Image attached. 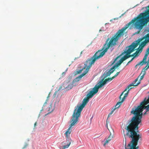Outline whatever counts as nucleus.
<instances>
[{"label":"nucleus","mask_w":149,"mask_h":149,"mask_svg":"<svg viewBox=\"0 0 149 149\" xmlns=\"http://www.w3.org/2000/svg\"><path fill=\"white\" fill-rule=\"evenodd\" d=\"M149 21V10L146 12L140 13L137 17L127 24L125 27L119 30L111 37L107 38L102 49L97 52L91 58L95 61L102 57L109 49L117 45L118 40L121 37L123 36L125 31L132 24H134L136 29L141 30Z\"/></svg>","instance_id":"f257e3e1"},{"label":"nucleus","mask_w":149,"mask_h":149,"mask_svg":"<svg viewBox=\"0 0 149 149\" xmlns=\"http://www.w3.org/2000/svg\"><path fill=\"white\" fill-rule=\"evenodd\" d=\"M141 122H128L125 125V128L127 130L126 135L132 140L128 145L130 149H138L136 147L139 139L141 140V135L137 133L138 125Z\"/></svg>","instance_id":"f03ea898"},{"label":"nucleus","mask_w":149,"mask_h":149,"mask_svg":"<svg viewBox=\"0 0 149 149\" xmlns=\"http://www.w3.org/2000/svg\"><path fill=\"white\" fill-rule=\"evenodd\" d=\"M103 76L104 77V76ZM104 78L102 79V81L100 82V84L98 86L96 85L93 88L92 90L89 92L86 95V97L84 99L81 105H77L72 115L71 121H78L79 120V118L80 116L81 112L85 105L89 102V99L92 97L94 95L98 92L99 88H101L108 81L107 79L103 81Z\"/></svg>","instance_id":"7ed1b4c3"},{"label":"nucleus","mask_w":149,"mask_h":149,"mask_svg":"<svg viewBox=\"0 0 149 149\" xmlns=\"http://www.w3.org/2000/svg\"><path fill=\"white\" fill-rule=\"evenodd\" d=\"M139 105L137 107L135 106L134 108L132 109L131 113L134 115L130 121H141L142 117V111L144 109H146V112L149 111V104L147 105Z\"/></svg>","instance_id":"20e7f679"},{"label":"nucleus","mask_w":149,"mask_h":149,"mask_svg":"<svg viewBox=\"0 0 149 149\" xmlns=\"http://www.w3.org/2000/svg\"><path fill=\"white\" fill-rule=\"evenodd\" d=\"M137 46V44H132L131 45L129 46L128 47V49H127L126 51H125L123 52L121 54L117 56L114 60L113 63H115L118 59L120 58L121 56L126 54L124 56L125 59L126 60L127 58L132 57L133 56L132 58H134L136 56H138V54L139 52L141 51L139 50H137L135 53H134L132 55H130V54L133 52L134 50L135 49Z\"/></svg>","instance_id":"39448f33"},{"label":"nucleus","mask_w":149,"mask_h":149,"mask_svg":"<svg viewBox=\"0 0 149 149\" xmlns=\"http://www.w3.org/2000/svg\"><path fill=\"white\" fill-rule=\"evenodd\" d=\"M145 74V72L144 71H142V73L140 74V75L136 79L133 83L127 86L125 89L124 91L122 93L119 97L120 99H121L122 96L125 92L128 89V91L129 92V91L132 88L131 87L132 86H137L140 83L139 81H140L143 79Z\"/></svg>","instance_id":"423d86ee"},{"label":"nucleus","mask_w":149,"mask_h":149,"mask_svg":"<svg viewBox=\"0 0 149 149\" xmlns=\"http://www.w3.org/2000/svg\"><path fill=\"white\" fill-rule=\"evenodd\" d=\"M125 60L123 56L119 60L118 62L116 63L115 65L110 69L109 71L107 72L105 71L103 74V76L104 78H105L109 76L111 74L113 73L115 70V68L118 67Z\"/></svg>","instance_id":"0eeeda50"},{"label":"nucleus","mask_w":149,"mask_h":149,"mask_svg":"<svg viewBox=\"0 0 149 149\" xmlns=\"http://www.w3.org/2000/svg\"><path fill=\"white\" fill-rule=\"evenodd\" d=\"M95 62V61L93 59H92V58L87 60L85 63L84 67L82 69L79 71L78 73H81L84 69L86 68L85 71L84 72L86 74L88 71L89 69L91 67L92 65Z\"/></svg>","instance_id":"6e6552de"},{"label":"nucleus","mask_w":149,"mask_h":149,"mask_svg":"<svg viewBox=\"0 0 149 149\" xmlns=\"http://www.w3.org/2000/svg\"><path fill=\"white\" fill-rule=\"evenodd\" d=\"M145 39V40L142 42L140 45L139 48L140 47V49H139V51H141V52L142 51L143 48L146 45V43H148L149 41L148 39L146 38L145 36L143 37L142 38L139 39L137 41V43H133L132 44H137V46L140 44V43L142 40Z\"/></svg>","instance_id":"1a4fd4ad"},{"label":"nucleus","mask_w":149,"mask_h":149,"mask_svg":"<svg viewBox=\"0 0 149 149\" xmlns=\"http://www.w3.org/2000/svg\"><path fill=\"white\" fill-rule=\"evenodd\" d=\"M72 131L71 129L68 128L67 131L65 132V137L66 138L67 143V145L64 147V148H67L69 146L71 143L72 140L70 137V134Z\"/></svg>","instance_id":"9d476101"},{"label":"nucleus","mask_w":149,"mask_h":149,"mask_svg":"<svg viewBox=\"0 0 149 149\" xmlns=\"http://www.w3.org/2000/svg\"><path fill=\"white\" fill-rule=\"evenodd\" d=\"M86 74V73L84 72L83 73L78 77L75 78L73 80L72 82L74 84H77L76 83L78 82L79 81L80 79Z\"/></svg>","instance_id":"9b49d317"},{"label":"nucleus","mask_w":149,"mask_h":149,"mask_svg":"<svg viewBox=\"0 0 149 149\" xmlns=\"http://www.w3.org/2000/svg\"><path fill=\"white\" fill-rule=\"evenodd\" d=\"M77 84H74L72 82V83L69 84L67 86L65 87V86H63V87L66 89V90H68L71 89L74 86H75Z\"/></svg>","instance_id":"f8f14e48"},{"label":"nucleus","mask_w":149,"mask_h":149,"mask_svg":"<svg viewBox=\"0 0 149 149\" xmlns=\"http://www.w3.org/2000/svg\"><path fill=\"white\" fill-rule=\"evenodd\" d=\"M147 58V57H145L144 56V58L142 60V61L140 62L138 64L136 65H143V64H146V63H147L146 61V59Z\"/></svg>","instance_id":"ddd939ff"},{"label":"nucleus","mask_w":149,"mask_h":149,"mask_svg":"<svg viewBox=\"0 0 149 149\" xmlns=\"http://www.w3.org/2000/svg\"><path fill=\"white\" fill-rule=\"evenodd\" d=\"M123 102V101H122V100H121V101L118 102L115 106L114 108H116V109L117 108H119L120 106L121 105Z\"/></svg>","instance_id":"4468645a"},{"label":"nucleus","mask_w":149,"mask_h":149,"mask_svg":"<svg viewBox=\"0 0 149 149\" xmlns=\"http://www.w3.org/2000/svg\"><path fill=\"white\" fill-rule=\"evenodd\" d=\"M128 93L129 91H127L126 92V93H125L124 97L122 98V99L121 100H122V101L123 102L124 100H125L126 97L128 96Z\"/></svg>","instance_id":"2eb2a0df"},{"label":"nucleus","mask_w":149,"mask_h":149,"mask_svg":"<svg viewBox=\"0 0 149 149\" xmlns=\"http://www.w3.org/2000/svg\"><path fill=\"white\" fill-rule=\"evenodd\" d=\"M77 123V122H72L70 124L69 128L71 129L72 127V126L75 125Z\"/></svg>","instance_id":"dca6fc26"},{"label":"nucleus","mask_w":149,"mask_h":149,"mask_svg":"<svg viewBox=\"0 0 149 149\" xmlns=\"http://www.w3.org/2000/svg\"><path fill=\"white\" fill-rule=\"evenodd\" d=\"M113 138V136L110 134V135L109 136V137L107 138V139L109 141H111Z\"/></svg>","instance_id":"f3484780"},{"label":"nucleus","mask_w":149,"mask_h":149,"mask_svg":"<svg viewBox=\"0 0 149 149\" xmlns=\"http://www.w3.org/2000/svg\"><path fill=\"white\" fill-rule=\"evenodd\" d=\"M149 68V65L148 66V67H147V65H146L145 67L144 68V69L142 70V71H144L145 72H146V70H147L148 68ZM142 72H141V73ZM146 73V72H145V74Z\"/></svg>","instance_id":"a211bd4d"},{"label":"nucleus","mask_w":149,"mask_h":149,"mask_svg":"<svg viewBox=\"0 0 149 149\" xmlns=\"http://www.w3.org/2000/svg\"><path fill=\"white\" fill-rule=\"evenodd\" d=\"M149 54V48L148 49L147 51L145 54V56L147 58L148 54Z\"/></svg>","instance_id":"6ab92c4d"},{"label":"nucleus","mask_w":149,"mask_h":149,"mask_svg":"<svg viewBox=\"0 0 149 149\" xmlns=\"http://www.w3.org/2000/svg\"><path fill=\"white\" fill-rule=\"evenodd\" d=\"M49 97V95H48V96H47V99L46 100V101L44 103V105H43V107H44V106L45 105L47 104V102L48 101V98Z\"/></svg>","instance_id":"aec40b11"},{"label":"nucleus","mask_w":149,"mask_h":149,"mask_svg":"<svg viewBox=\"0 0 149 149\" xmlns=\"http://www.w3.org/2000/svg\"><path fill=\"white\" fill-rule=\"evenodd\" d=\"M109 141H110L108 140L107 139L106 141L104 142V144L103 146H105L107 144L109 143Z\"/></svg>","instance_id":"412c9836"},{"label":"nucleus","mask_w":149,"mask_h":149,"mask_svg":"<svg viewBox=\"0 0 149 149\" xmlns=\"http://www.w3.org/2000/svg\"><path fill=\"white\" fill-rule=\"evenodd\" d=\"M115 109L116 108H114L113 109L111 112L109 114L108 116L109 117L110 116V115L112 114L114 112V111L115 110Z\"/></svg>","instance_id":"4be33fe9"},{"label":"nucleus","mask_w":149,"mask_h":149,"mask_svg":"<svg viewBox=\"0 0 149 149\" xmlns=\"http://www.w3.org/2000/svg\"><path fill=\"white\" fill-rule=\"evenodd\" d=\"M145 36L146 38H147L149 41V33L147 34Z\"/></svg>","instance_id":"5701e85b"},{"label":"nucleus","mask_w":149,"mask_h":149,"mask_svg":"<svg viewBox=\"0 0 149 149\" xmlns=\"http://www.w3.org/2000/svg\"><path fill=\"white\" fill-rule=\"evenodd\" d=\"M114 78V77H113L111 78H108L107 79L108 80V81H111L112 80V79H113Z\"/></svg>","instance_id":"b1692460"},{"label":"nucleus","mask_w":149,"mask_h":149,"mask_svg":"<svg viewBox=\"0 0 149 149\" xmlns=\"http://www.w3.org/2000/svg\"><path fill=\"white\" fill-rule=\"evenodd\" d=\"M120 72H117L113 76V77H114V78L115 77H116L118 75V74H119Z\"/></svg>","instance_id":"393cba45"},{"label":"nucleus","mask_w":149,"mask_h":149,"mask_svg":"<svg viewBox=\"0 0 149 149\" xmlns=\"http://www.w3.org/2000/svg\"><path fill=\"white\" fill-rule=\"evenodd\" d=\"M134 59V58H132V59L130 61H129L128 63H127V64H126V65H128L129 63H131L133 60V59Z\"/></svg>","instance_id":"a878e982"},{"label":"nucleus","mask_w":149,"mask_h":149,"mask_svg":"<svg viewBox=\"0 0 149 149\" xmlns=\"http://www.w3.org/2000/svg\"><path fill=\"white\" fill-rule=\"evenodd\" d=\"M109 122H107V124H106V127L109 130L108 127V124H109Z\"/></svg>","instance_id":"bb28decb"},{"label":"nucleus","mask_w":149,"mask_h":149,"mask_svg":"<svg viewBox=\"0 0 149 149\" xmlns=\"http://www.w3.org/2000/svg\"><path fill=\"white\" fill-rule=\"evenodd\" d=\"M149 62H148L147 63V67H148V65H149Z\"/></svg>","instance_id":"cd10ccee"},{"label":"nucleus","mask_w":149,"mask_h":149,"mask_svg":"<svg viewBox=\"0 0 149 149\" xmlns=\"http://www.w3.org/2000/svg\"><path fill=\"white\" fill-rule=\"evenodd\" d=\"M125 149H129L128 148H127V147H126V145H125Z\"/></svg>","instance_id":"c85d7f7f"},{"label":"nucleus","mask_w":149,"mask_h":149,"mask_svg":"<svg viewBox=\"0 0 149 149\" xmlns=\"http://www.w3.org/2000/svg\"><path fill=\"white\" fill-rule=\"evenodd\" d=\"M36 122L34 123V126H35H35H36Z\"/></svg>","instance_id":"c756f323"},{"label":"nucleus","mask_w":149,"mask_h":149,"mask_svg":"<svg viewBox=\"0 0 149 149\" xmlns=\"http://www.w3.org/2000/svg\"><path fill=\"white\" fill-rule=\"evenodd\" d=\"M82 52H83V51H81V53H80V56H81V54H82Z\"/></svg>","instance_id":"7c9ffc66"},{"label":"nucleus","mask_w":149,"mask_h":149,"mask_svg":"<svg viewBox=\"0 0 149 149\" xmlns=\"http://www.w3.org/2000/svg\"><path fill=\"white\" fill-rule=\"evenodd\" d=\"M65 84V83H64L63 84V85H62V86H63V85H64Z\"/></svg>","instance_id":"2f4dec72"},{"label":"nucleus","mask_w":149,"mask_h":149,"mask_svg":"<svg viewBox=\"0 0 149 149\" xmlns=\"http://www.w3.org/2000/svg\"><path fill=\"white\" fill-rule=\"evenodd\" d=\"M146 112H145L144 113V114H146Z\"/></svg>","instance_id":"473e14b6"}]
</instances>
